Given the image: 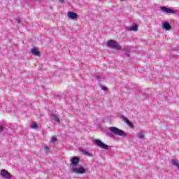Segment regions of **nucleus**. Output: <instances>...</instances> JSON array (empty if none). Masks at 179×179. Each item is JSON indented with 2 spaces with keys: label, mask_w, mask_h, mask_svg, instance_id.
Masks as SVG:
<instances>
[{
  "label": "nucleus",
  "mask_w": 179,
  "mask_h": 179,
  "mask_svg": "<svg viewBox=\"0 0 179 179\" xmlns=\"http://www.w3.org/2000/svg\"><path fill=\"white\" fill-rule=\"evenodd\" d=\"M106 47H108V48H112L113 50H117V51L121 50V45H120V43L114 40L108 41L106 43Z\"/></svg>",
  "instance_id": "7ed1b4c3"
},
{
  "label": "nucleus",
  "mask_w": 179,
  "mask_h": 179,
  "mask_svg": "<svg viewBox=\"0 0 179 179\" xmlns=\"http://www.w3.org/2000/svg\"><path fill=\"white\" fill-rule=\"evenodd\" d=\"M125 55H126V57H129L131 55L129 54V52H127L125 53Z\"/></svg>",
  "instance_id": "4be33fe9"
},
{
  "label": "nucleus",
  "mask_w": 179,
  "mask_h": 179,
  "mask_svg": "<svg viewBox=\"0 0 179 179\" xmlns=\"http://www.w3.org/2000/svg\"><path fill=\"white\" fill-rule=\"evenodd\" d=\"M57 137H52L51 138L52 143H55V142H57Z\"/></svg>",
  "instance_id": "f3484780"
},
{
  "label": "nucleus",
  "mask_w": 179,
  "mask_h": 179,
  "mask_svg": "<svg viewBox=\"0 0 179 179\" xmlns=\"http://www.w3.org/2000/svg\"><path fill=\"white\" fill-rule=\"evenodd\" d=\"M3 131V126L0 124V132H2Z\"/></svg>",
  "instance_id": "412c9836"
},
{
  "label": "nucleus",
  "mask_w": 179,
  "mask_h": 179,
  "mask_svg": "<svg viewBox=\"0 0 179 179\" xmlns=\"http://www.w3.org/2000/svg\"><path fill=\"white\" fill-rule=\"evenodd\" d=\"M96 79H97V80H101V79H103V77L100 75H98L96 76Z\"/></svg>",
  "instance_id": "a211bd4d"
},
{
  "label": "nucleus",
  "mask_w": 179,
  "mask_h": 179,
  "mask_svg": "<svg viewBox=\"0 0 179 179\" xmlns=\"http://www.w3.org/2000/svg\"><path fill=\"white\" fill-rule=\"evenodd\" d=\"M15 21L17 22V23H18V24L21 23V20H20V19L19 17L15 18Z\"/></svg>",
  "instance_id": "aec40b11"
},
{
  "label": "nucleus",
  "mask_w": 179,
  "mask_h": 179,
  "mask_svg": "<svg viewBox=\"0 0 179 179\" xmlns=\"http://www.w3.org/2000/svg\"><path fill=\"white\" fill-rule=\"evenodd\" d=\"M122 1H124V0H122Z\"/></svg>",
  "instance_id": "b1692460"
},
{
  "label": "nucleus",
  "mask_w": 179,
  "mask_h": 179,
  "mask_svg": "<svg viewBox=\"0 0 179 179\" xmlns=\"http://www.w3.org/2000/svg\"><path fill=\"white\" fill-rule=\"evenodd\" d=\"M127 30H129V31H137L138 25H136V24H134L131 27H127Z\"/></svg>",
  "instance_id": "9b49d317"
},
{
  "label": "nucleus",
  "mask_w": 179,
  "mask_h": 179,
  "mask_svg": "<svg viewBox=\"0 0 179 179\" xmlns=\"http://www.w3.org/2000/svg\"><path fill=\"white\" fill-rule=\"evenodd\" d=\"M109 131L111 134H114V135H117V136H122V138H125L127 136V133L115 127H109Z\"/></svg>",
  "instance_id": "f03ea898"
},
{
  "label": "nucleus",
  "mask_w": 179,
  "mask_h": 179,
  "mask_svg": "<svg viewBox=\"0 0 179 179\" xmlns=\"http://www.w3.org/2000/svg\"><path fill=\"white\" fill-rule=\"evenodd\" d=\"M94 143L96 146L99 148H101V149H105V150H108V145L107 144H105L104 143H102L101 141L99 139H96L94 141Z\"/></svg>",
  "instance_id": "20e7f679"
},
{
  "label": "nucleus",
  "mask_w": 179,
  "mask_h": 179,
  "mask_svg": "<svg viewBox=\"0 0 179 179\" xmlns=\"http://www.w3.org/2000/svg\"><path fill=\"white\" fill-rule=\"evenodd\" d=\"M52 120L56 121V122H58V124H59V122H61V120H59V117H58V115H57V114H52Z\"/></svg>",
  "instance_id": "ddd939ff"
},
{
  "label": "nucleus",
  "mask_w": 179,
  "mask_h": 179,
  "mask_svg": "<svg viewBox=\"0 0 179 179\" xmlns=\"http://www.w3.org/2000/svg\"><path fill=\"white\" fill-rule=\"evenodd\" d=\"M31 52L35 57H40V52L36 48L31 49Z\"/></svg>",
  "instance_id": "f8f14e48"
},
{
  "label": "nucleus",
  "mask_w": 179,
  "mask_h": 179,
  "mask_svg": "<svg viewBox=\"0 0 179 179\" xmlns=\"http://www.w3.org/2000/svg\"><path fill=\"white\" fill-rule=\"evenodd\" d=\"M80 152L83 155H85V156H89V157H92V156H93V155L87 150L81 149Z\"/></svg>",
  "instance_id": "1a4fd4ad"
},
{
  "label": "nucleus",
  "mask_w": 179,
  "mask_h": 179,
  "mask_svg": "<svg viewBox=\"0 0 179 179\" xmlns=\"http://www.w3.org/2000/svg\"><path fill=\"white\" fill-rule=\"evenodd\" d=\"M161 10H162V12H164V13H167V14H174L176 13V10L171 9V8H169L166 6H163L161 7Z\"/></svg>",
  "instance_id": "423d86ee"
},
{
  "label": "nucleus",
  "mask_w": 179,
  "mask_h": 179,
  "mask_svg": "<svg viewBox=\"0 0 179 179\" xmlns=\"http://www.w3.org/2000/svg\"><path fill=\"white\" fill-rule=\"evenodd\" d=\"M162 29L164 30H171V26L169 22H166L162 24Z\"/></svg>",
  "instance_id": "9d476101"
},
{
  "label": "nucleus",
  "mask_w": 179,
  "mask_h": 179,
  "mask_svg": "<svg viewBox=\"0 0 179 179\" xmlns=\"http://www.w3.org/2000/svg\"><path fill=\"white\" fill-rule=\"evenodd\" d=\"M121 120L122 121H124L125 122V124H127L130 128H134V124H132L131 123V122L129 120H128V119H127V117H125V116L122 115Z\"/></svg>",
  "instance_id": "6e6552de"
},
{
  "label": "nucleus",
  "mask_w": 179,
  "mask_h": 179,
  "mask_svg": "<svg viewBox=\"0 0 179 179\" xmlns=\"http://www.w3.org/2000/svg\"><path fill=\"white\" fill-rule=\"evenodd\" d=\"M101 89L103 90V92H107V90H108V88H107V87L103 85H101Z\"/></svg>",
  "instance_id": "dca6fc26"
},
{
  "label": "nucleus",
  "mask_w": 179,
  "mask_h": 179,
  "mask_svg": "<svg viewBox=\"0 0 179 179\" xmlns=\"http://www.w3.org/2000/svg\"><path fill=\"white\" fill-rule=\"evenodd\" d=\"M80 162L79 157H73L70 160V171L74 174H86L87 173V169L83 166H78V164Z\"/></svg>",
  "instance_id": "f257e3e1"
},
{
  "label": "nucleus",
  "mask_w": 179,
  "mask_h": 179,
  "mask_svg": "<svg viewBox=\"0 0 179 179\" xmlns=\"http://www.w3.org/2000/svg\"><path fill=\"white\" fill-rule=\"evenodd\" d=\"M0 176L4 179L12 178V175L6 169H1L0 171Z\"/></svg>",
  "instance_id": "39448f33"
},
{
  "label": "nucleus",
  "mask_w": 179,
  "mask_h": 179,
  "mask_svg": "<svg viewBox=\"0 0 179 179\" xmlns=\"http://www.w3.org/2000/svg\"><path fill=\"white\" fill-rule=\"evenodd\" d=\"M59 1L60 2V3H64V0H59Z\"/></svg>",
  "instance_id": "5701e85b"
},
{
  "label": "nucleus",
  "mask_w": 179,
  "mask_h": 179,
  "mask_svg": "<svg viewBox=\"0 0 179 179\" xmlns=\"http://www.w3.org/2000/svg\"><path fill=\"white\" fill-rule=\"evenodd\" d=\"M44 149H45V152H48V150H50V147H48V145H45Z\"/></svg>",
  "instance_id": "6ab92c4d"
},
{
  "label": "nucleus",
  "mask_w": 179,
  "mask_h": 179,
  "mask_svg": "<svg viewBox=\"0 0 179 179\" xmlns=\"http://www.w3.org/2000/svg\"><path fill=\"white\" fill-rule=\"evenodd\" d=\"M137 136L139 139H143V138H145V134H143V131H139L137 134Z\"/></svg>",
  "instance_id": "4468645a"
},
{
  "label": "nucleus",
  "mask_w": 179,
  "mask_h": 179,
  "mask_svg": "<svg viewBox=\"0 0 179 179\" xmlns=\"http://www.w3.org/2000/svg\"><path fill=\"white\" fill-rule=\"evenodd\" d=\"M37 127H38V125H37L36 123H32V124H31V128L32 129H36V128H37Z\"/></svg>",
  "instance_id": "2eb2a0df"
},
{
  "label": "nucleus",
  "mask_w": 179,
  "mask_h": 179,
  "mask_svg": "<svg viewBox=\"0 0 179 179\" xmlns=\"http://www.w3.org/2000/svg\"><path fill=\"white\" fill-rule=\"evenodd\" d=\"M67 17L71 19V20H75L78 19V14L75 12L69 11L67 13Z\"/></svg>",
  "instance_id": "0eeeda50"
}]
</instances>
